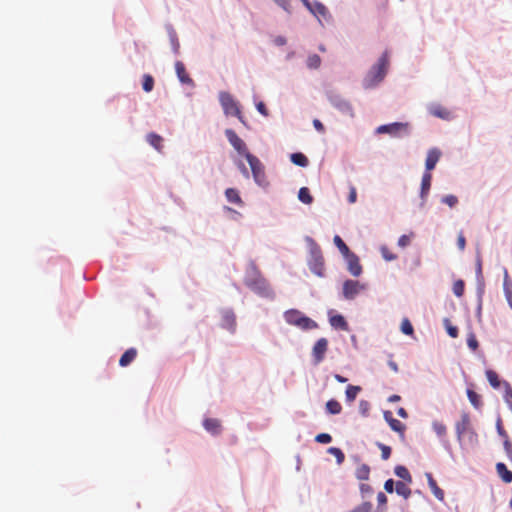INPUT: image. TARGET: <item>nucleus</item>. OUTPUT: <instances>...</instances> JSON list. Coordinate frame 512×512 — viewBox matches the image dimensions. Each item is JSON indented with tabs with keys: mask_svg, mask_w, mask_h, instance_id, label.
Masks as SVG:
<instances>
[{
	"mask_svg": "<svg viewBox=\"0 0 512 512\" xmlns=\"http://www.w3.org/2000/svg\"><path fill=\"white\" fill-rule=\"evenodd\" d=\"M244 283L252 291L263 297L273 296L272 289L253 261H250L246 267Z\"/></svg>",
	"mask_w": 512,
	"mask_h": 512,
	"instance_id": "nucleus-1",
	"label": "nucleus"
},
{
	"mask_svg": "<svg viewBox=\"0 0 512 512\" xmlns=\"http://www.w3.org/2000/svg\"><path fill=\"white\" fill-rule=\"evenodd\" d=\"M388 67L389 56L388 53L385 52L381 55L377 63L371 68V70L367 74V77L365 79V86L372 87L381 82L386 76Z\"/></svg>",
	"mask_w": 512,
	"mask_h": 512,
	"instance_id": "nucleus-2",
	"label": "nucleus"
},
{
	"mask_svg": "<svg viewBox=\"0 0 512 512\" xmlns=\"http://www.w3.org/2000/svg\"><path fill=\"white\" fill-rule=\"evenodd\" d=\"M246 160L250 165L255 182L261 187H267L269 181L267 180L265 168L261 161L251 153H246Z\"/></svg>",
	"mask_w": 512,
	"mask_h": 512,
	"instance_id": "nucleus-3",
	"label": "nucleus"
},
{
	"mask_svg": "<svg viewBox=\"0 0 512 512\" xmlns=\"http://www.w3.org/2000/svg\"><path fill=\"white\" fill-rule=\"evenodd\" d=\"M285 320L291 325H295L303 330L317 328V324L312 319L302 315L297 310H289L284 314Z\"/></svg>",
	"mask_w": 512,
	"mask_h": 512,
	"instance_id": "nucleus-4",
	"label": "nucleus"
},
{
	"mask_svg": "<svg viewBox=\"0 0 512 512\" xmlns=\"http://www.w3.org/2000/svg\"><path fill=\"white\" fill-rule=\"evenodd\" d=\"M378 134H389L392 137H402L410 132V125L407 122H394L381 125L376 129Z\"/></svg>",
	"mask_w": 512,
	"mask_h": 512,
	"instance_id": "nucleus-5",
	"label": "nucleus"
},
{
	"mask_svg": "<svg viewBox=\"0 0 512 512\" xmlns=\"http://www.w3.org/2000/svg\"><path fill=\"white\" fill-rule=\"evenodd\" d=\"M219 99L224 110V113L226 115L236 116L242 123H245L238 103L233 99V97L229 93H220Z\"/></svg>",
	"mask_w": 512,
	"mask_h": 512,
	"instance_id": "nucleus-6",
	"label": "nucleus"
},
{
	"mask_svg": "<svg viewBox=\"0 0 512 512\" xmlns=\"http://www.w3.org/2000/svg\"><path fill=\"white\" fill-rule=\"evenodd\" d=\"M225 135L229 141V143L234 147V149L241 155L246 158L247 151L246 144L244 141L235 133V131L231 129H227L225 131Z\"/></svg>",
	"mask_w": 512,
	"mask_h": 512,
	"instance_id": "nucleus-7",
	"label": "nucleus"
},
{
	"mask_svg": "<svg viewBox=\"0 0 512 512\" xmlns=\"http://www.w3.org/2000/svg\"><path fill=\"white\" fill-rule=\"evenodd\" d=\"M328 341L325 338H320L313 347V357L315 363H320L324 359V355L327 351Z\"/></svg>",
	"mask_w": 512,
	"mask_h": 512,
	"instance_id": "nucleus-8",
	"label": "nucleus"
},
{
	"mask_svg": "<svg viewBox=\"0 0 512 512\" xmlns=\"http://www.w3.org/2000/svg\"><path fill=\"white\" fill-rule=\"evenodd\" d=\"M303 4L307 7V9L315 15L317 18L320 17L326 18L328 11L327 8L320 2L311 3L308 0H302Z\"/></svg>",
	"mask_w": 512,
	"mask_h": 512,
	"instance_id": "nucleus-9",
	"label": "nucleus"
},
{
	"mask_svg": "<svg viewBox=\"0 0 512 512\" xmlns=\"http://www.w3.org/2000/svg\"><path fill=\"white\" fill-rule=\"evenodd\" d=\"M441 157V151L438 148H432L428 151L426 161H425V168L426 171L430 172L435 168L437 162L439 161Z\"/></svg>",
	"mask_w": 512,
	"mask_h": 512,
	"instance_id": "nucleus-10",
	"label": "nucleus"
},
{
	"mask_svg": "<svg viewBox=\"0 0 512 512\" xmlns=\"http://www.w3.org/2000/svg\"><path fill=\"white\" fill-rule=\"evenodd\" d=\"M175 71L181 83L194 86L193 79L188 75L185 65L181 61L175 63Z\"/></svg>",
	"mask_w": 512,
	"mask_h": 512,
	"instance_id": "nucleus-11",
	"label": "nucleus"
},
{
	"mask_svg": "<svg viewBox=\"0 0 512 512\" xmlns=\"http://www.w3.org/2000/svg\"><path fill=\"white\" fill-rule=\"evenodd\" d=\"M329 316V322L333 328L346 331L349 329L348 323L342 315L332 314V311H330Z\"/></svg>",
	"mask_w": 512,
	"mask_h": 512,
	"instance_id": "nucleus-12",
	"label": "nucleus"
},
{
	"mask_svg": "<svg viewBox=\"0 0 512 512\" xmlns=\"http://www.w3.org/2000/svg\"><path fill=\"white\" fill-rule=\"evenodd\" d=\"M469 425H470V419H469V416L467 414H463L461 416V420L458 421L455 425V430H456V435H457V439L459 441H461L462 439V436L464 435V433L468 430L469 428Z\"/></svg>",
	"mask_w": 512,
	"mask_h": 512,
	"instance_id": "nucleus-13",
	"label": "nucleus"
},
{
	"mask_svg": "<svg viewBox=\"0 0 512 512\" xmlns=\"http://www.w3.org/2000/svg\"><path fill=\"white\" fill-rule=\"evenodd\" d=\"M204 428L213 435H218L221 432V423L218 419L207 418L203 422Z\"/></svg>",
	"mask_w": 512,
	"mask_h": 512,
	"instance_id": "nucleus-14",
	"label": "nucleus"
},
{
	"mask_svg": "<svg viewBox=\"0 0 512 512\" xmlns=\"http://www.w3.org/2000/svg\"><path fill=\"white\" fill-rule=\"evenodd\" d=\"M426 477H427V482H428L429 488L431 489L434 496L438 500L443 501L444 500V492L441 488H439V486L437 485V482L433 478L432 474L427 473Z\"/></svg>",
	"mask_w": 512,
	"mask_h": 512,
	"instance_id": "nucleus-15",
	"label": "nucleus"
},
{
	"mask_svg": "<svg viewBox=\"0 0 512 512\" xmlns=\"http://www.w3.org/2000/svg\"><path fill=\"white\" fill-rule=\"evenodd\" d=\"M496 471L498 476L502 479L505 483H511L512 482V472L507 468V466L500 462L496 464Z\"/></svg>",
	"mask_w": 512,
	"mask_h": 512,
	"instance_id": "nucleus-16",
	"label": "nucleus"
},
{
	"mask_svg": "<svg viewBox=\"0 0 512 512\" xmlns=\"http://www.w3.org/2000/svg\"><path fill=\"white\" fill-rule=\"evenodd\" d=\"M225 196H226L227 201L230 203H234L240 207H242L244 205V202H243L242 198L240 197L238 190H236L234 188L226 189Z\"/></svg>",
	"mask_w": 512,
	"mask_h": 512,
	"instance_id": "nucleus-17",
	"label": "nucleus"
},
{
	"mask_svg": "<svg viewBox=\"0 0 512 512\" xmlns=\"http://www.w3.org/2000/svg\"><path fill=\"white\" fill-rule=\"evenodd\" d=\"M137 356V350L135 348H129L120 357L119 365L122 367L128 366Z\"/></svg>",
	"mask_w": 512,
	"mask_h": 512,
	"instance_id": "nucleus-18",
	"label": "nucleus"
},
{
	"mask_svg": "<svg viewBox=\"0 0 512 512\" xmlns=\"http://www.w3.org/2000/svg\"><path fill=\"white\" fill-rule=\"evenodd\" d=\"M147 139V142L153 146L157 151L161 152L162 149H163V138L154 133V132H151L147 135L146 137Z\"/></svg>",
	"mask_w": 512,
	"mask_h": 512,
	"instance_id": "nucleus-19",
	"label": "nucleus"
},
{
	"mask_svg": "<svg viewBox=\"0 0 512 512\" xmlns=\"http://www.w3.org/2000/svg\"><path fill=\"white\" fill-rule=\"evenodd\" d=\"M310 269L318 276H323L324 263L322 256H315L313 262H310Z\"/></svg>",
	"mask_w": 512,
	"mask_h": 512,
	"instance_id": "nucleus-20",
	"label": "nucleus"
},
{
	"mask_svg": "<svg viewBox=\"0 0 512 512\" xmlns=\"http://www.w3.org/2000/svg\"><path fill=\"white\" fill-rule=\"evenodd\" d=\"M432 175L425 171L421 181V198H425L431 187Z\"/></svg>",
	"mask_w": 512,
	"mask_h": 512,
	"instance_id": "nucleus-21",
	"label": "nucleus"
},
{
	"mask_svg": "<svg viewBox=\"0 0 512 512\" xmlns=\"http://www.w3.org/2000/svg\"><path fill=\"white\" fill-rule=\"evenodd\" d=\"M429 111L433 116L441 119H448L450 117V112L441 105H432Z\"/></svg>",
	"mask_w": 512,
	"mask_h": 512,
	"instance_id": "nucleus-22",
	"label": "nucleus"
},
{
	"mask_svg": "<svg viewBox=\"0 0 512 512\" xmlns=\"http://www.w3.org/2000/svg\"><path fill=\"white\" fill-rule=\"evenodd\" d=\"M291 162L300 167H306L309 163L308 158L302 153L291 154Z\"/></svg>",
	"mask_w": 512,
	"mask_h": 512,
	"instance_id": "nucleus-23",
	"label": "nucleus"
},
{
	"mask_svg": "<svg viewBox=\"0 0 512 512\" xmlns=\"http://www.w3.org/2000/svg\"><path fill=\"white\" fill-rule=\"evenodd\" d=\"M298 199L304 204H311L313 197L307 187H301L298 192Z\"/></svg>",
	"mask_w": 512,
	"mask_h": 512,
	"instance_id": "nucleus-24",
	"label": "nucleus"
},
{
	"mask_svg": "<svg viewBox=\"0 0 512 512\" xmlns=\"http://www.w3.org/2000/svg\"><path fill=\"white\" fill-rule=\"evenodd\" d=\"M395 491L398 495H401L406 499L411 495V489L402 481L396 482Z\"/></svg>",
	"mask_w": 512,
	"mask_h": 512,
	"instance_id": "nucleus-25",
	"label": "nucleus"
},
{
	"mask_svg": "<svg viewBox=\"0 0 512 512\" xmlns=\"http://www.w3.org/2000/svg\"><path fill=\"white\" fill-rule=\"evenodd\" d=\"M341 410V404L337 400L331 399L326 403V411L329 414L336 415L339 414Z\"/></svg>",
	"mask_w": 512,
	"mask_h": 512,
	"instance_id": "nucleus-26",
	"label": "nucleus"
},
{
	"mask_svg": "<svg viewBox=\"0 0 512 512\" xmlns=\"http://www.w3.org/2000/svg\"><path fill=\"white\" fill-rule=\"evenodd\" d=\"M223 321H224L225 326L230 331L235 330L236 321H235V315L233 312H230V311L225 312L223 314Z\"/></svg>",
	"mask_w": 512,
	"mask_h": 512,
	"instance_id": "nucleus-27",
	"label": "nucleus"
},
{
	"mask_svg": "<svg viewBox=\"0 0 512 512\" xmlns=\"http://www.w3.org/2000/svg\"><path fill=\"white\" fill-rule=\"evenodd\" d=\"M467 396L470 401V403L476 408L479 409L482 406L481 397L479 394H477L474 390L468 389L467 390Z\"/></svg>",
	"mask_w": 512,
	"mask_h": 512,
	"instance_id": "nucleus-28",
	"label": "nucleus"
},
{
	"mask_svg": "<svg viewBox=\"0 0 512 512\" xmlns=\"http://www.w3.org/2000/svg\"><path fill=\"white\" fill-rule=\"evenodd\" d=\"M394 472H395L396 476H398L399 478H401L409 483L412 482V477L406 467L401 466V465L396 466Z\"/></svg>",
	"mask_w": 512,
	"mask_h": 512,
	"instance_id": "nucleus-29",
	"label": "nucleus"
},
{
	"mask_svg": "<svg viewBox=\"0 0 512 512\" xmlns=\"http://www.w3.org/2000/svg\"><path fill=\"white\" fill-rule=\"evenodd\" d=\"M486 378L493 388L497 389L500 387V380H499L498 374L495 371L487 370Z\"/></svg>",
	"mask_w": 512,
	"mask_h": 512,
	"instance_id": "nucleus-30",
	"label": "nucleus"
},
{
	"mask_svg": "<svg viewBox=\"0 0 512 512\" xmlns=\"http://www.w3.org/2000/svg\"><path fill=\"white\" fill-rule=\"evenodd\" d=\"M306 64L309 69H317L321 65V58L317 54H311L308 56Z\"/></svg>",
	"mask_w": 512,
	"mask_h": 512,
	"instance_id": "nucleus-31",
	"label": "nucleus"
},
{
	"mask_svg": "<svg viewBox=\"0 0 512 512\" xmlns=\"http://www.w3.org/2000/svg\"><path fill=\"white\" fill-rule=\"evenodd\" d=\"M389 426L393 431L399 433L401 437H404L406 426L401 421L394 419Z\"/></svg>",
	"mask_w": 512,
	"mask_h": 512,
	"instance_id": "nucleus-32",
	"label": "nucleus"
},
{
	"mask_svg": "<svg viewBox=\"0 0 512 512\" xmlns=\"http://www.w3.org/2000/svg\"><path fill=\"white\" fill-rule=\"evenodd\" d=\"M334 244L339 248V250L341 251V253L344 255V256H348L349 255V248L348 246L344 243V241L342 240V238L339 236V235H335L334 236Z\"/></svg>",
	"mask_w": 512,
	"mask_h": 512,
	"instance_id": "nucleus-33",
	"label": "nucleus"
},
{
	"mask_svg": "<svg viewBox=\"0 0 512 512\" xmlns=\"http://www.w3.org/2000/svg\"><path fill=\"white\" fill-rule=\"evenodd\" d=\"M370 468L368 465H361L356 471V477L360 480H367L369 478Z\"/></svg>",
	"mask_w": 512,
	"mask_h": 512,
	"instance_id": "nucleus-34",
	"label": "nucleus"
},
{
	"mask_svg": "<svg viewBox=\"0 0 512 512\" xmlns=\"http://www.w3.org/2000/svg\"><path fill=\"white\" fill-rule=\"evenodd\" d=\"M143 90L145 92H151L154 88V79L151 75L145 74L143 76V83H142Z\"/></svg>",
	"mask_w": 512,
	"mask_h": 512,
	"instance_id": "nucleus-35",
	"label": "nucleus"
},
{
	"mask_svg": "<svg viewBox=\"0 0 512 512\" xmlns=\"http://www.w3.org/2000/svg\"><path fill=\"white\" fill-rule=\"evenodd\" d=\"M433 430L439 437H444L447 433L446 425L439 421H434L432 424Z\"/></svg>",
	"mask_w": 512,
	"mask_h": 512,
	"instance_id": "nucleus-36",
	"label": "nucleus"
},
{
	"mask_svg": "<svg viewBox=\"0 0 512 512\" xmlns=\"http://www.w3.org/2000/svg\"><path fill=\"white\" fill-rule=\"evenodd\" d=\"M464 289H465V284H464L463 280L459 279V280L454 282V284H453V293L457 297H462L463 296Z\"/></svg>",
	"mask_w": 512,
	"mask_h": 512,
	"instance_id": "nucleus-37",
	"label": "nucleus"
},
{
	"mask_svg": "<svg viewBox=\"0 0 512 512\" xmlns=\"http://www.w3.org/2000/svg\"><path fill=\"white\" fill-rule=\"evenodd\" d=\"M401 331L406 335H413L414 329L409 319L404 318L401 322Z\"/></svg>",
	"mask_w": 512,
	"mask_h": 512,
	"instance_id": "nucleus-38",
	"label": "nucleus"
},
{
	"mask_svg": "<svg viewBox=\"0 0 512 512\" xmlns=\"http://www.w3.org/2000/svg\"><path fill=\"white\" fill-rule=\"evenodd\" d=\"M328 453H330L331 455H333L336 458L338 464H341L344 461L345 457H344V454L341 451V449L336 448V447H330L328 449Z\"/></svg>",
	"mask_w": 512,
	"mask_h": 512,
	"instance_id": "nucleus-39",
	"label": "nucleus"
},
{
	"mask_svg": "<svg viewBox=\"0 0 512 512\" xmlns=\"http://www.w3.org/2000/svg\"><path fill=\"white\" fill-rule=\"evenodd\" d=\"M381 255L386 261H392L397 258V256L390 251V249L386 246H382L381 249Z\"/></svg>",
	"mask_w": 512,
	"mask_h": 512,
	"instance_id": "nucleus-40",
	"label": "nucleus"
},
{
	"mask_svg": "<svg viewBox=\"0 0 512 512\" xmlns=\"http://www.w3.org/2000/svg\"><path fill=\"white\" fill-rule=\"evenodd\" d=\"M442 202L453 208L458 203V198L455 195H446L442 198Z\"/></svg>",
	"mask_w": 512,
	"mask_h": 512,
	"instance_id": "nucleus-41",
	"label": "nucleus"
},
{
	"mask_svg": "<svg viewBox=\"0 0 512 512\" xmlns=\"http://www.w3.org/2000/svg\"><path fill=\"white\" fill-rule=\"evenodd\" d=\"M315 441L322 444H328L332 441V437L327 433H320L315 437Z\"/></svg>",
	"mask_w": 512,
	"mask_h": 512,
	"instance_id": "nucleus-42",
	"label": "nucleus"
},
{
	"mask_svg": "<svg viewBox=\"0 0 512 512\" xmlns=\"http://www.w3.org/2000/svg\"><path fill=\"white\" fill-rule=\"evenodd\" d=\"M343 294L346 298H350L352 296V281L346 280L343 285Z\"/></svg>",
	"mask_w": 512,
	"mask_h": 512,
	"instance_id": "nucleus-43",
	"label": "nucleus"
},
{
	"mask_svg": "<svg viewBox=\"0 0 512 512\" xmlns=\"http://www.w3.org/2000/svg\"><path fill=\"white\" fill-rule=\"evenodd\" d=\"M360 491L363 497L370 496L373 493L372 487L366 483L360 485Z\"/></svg>",
	"mask_w": 512,
	"mask_h": 512,
	"instance_id": "nucleus-44",
	"label": "nucleus"
},
{
	"mask_svg": "<svg viewBox=\"0 0 512 512\" xmlns=\"http://www.w3.org/2000/svg\"><path fill=\"white\" fill-rule=\"evenodd\" d=\"M379 447L381 449V457H382V459L383 460L389 459V457L391 455V448L389 446L384 445V444H380Z\"/></svg>",
	"mask_w": 512,
	"mask_h": 512,
	"instance_id": "nucleus-45",
	"label": "nucleus"
},
{
	"mask_svg": "<svg viewBox=\"0 0 512 512\" xmlns=\"http://www.w3.org/2000/svg\"><path fill=\"white\" fill-rule=\"evenodd\" d=\"M370 410V404L367 401H361L359 403V411L363 416H367Z\"/></svg>",
	"mask_w": 512,
	"mask_h": 512,
	"instance_id": "nucleus-46",
	"label": "nucleus"
},
{
	"mask_svg": "<svg viewBox=\"0 0 512 512\" xmlns=\"http://www.w3.org/2000/svg\"><path fill=\"white\" fill-rule=\"evenodd\" d=\"M503 288H504V293H506V291H512V283L510 282L507 270H505V273H504Z\"/></svg>",
	"mask_w": 512,
	"mask_h": 512,
	"instance_id": "nucleus-47",
	"label": "nucleus"
},
{
	"mask_svg": "<svg viewBox=\"0 0 512 512\" xmlns=\"http://www.w3.org/2000/svg\"><path fill=\"white\" fill-rule=\"evenodd\" d=\"M467 344L469 348H471L473 351H475L478 348V341L473 334L470 335L469 338L467 339Z\"/></svg>",
	"mask_w": 512,
	"mask_h": 512,
	"instance_id": "nucleus-48",
	"label": "nucleus"
},
{
	"mask_svg": "<svg viewBox=\"0 0 512 512\" xmlns=\"http://www.w3.org/2000/svg\"><path fill=\"white\" fill-rule=\"evenodd\" d=\"M411 242V239H410V236L408 235H402L399 239H398V245L402 248H405L406 246H408Z\"/></svg>",
	"mask_w": 512,
	"mask_h": 512,
	"instance_id": "nucleus-49",
	"label": "nucleus"
},
{
	"mask_svg": "<svg viewBox=\"0 0 512 512\" xmlns=\"http://www.w3.org/2000/svg\"><path fill=\"white\" fill-rule=\"evenodd\" d=\"M372 504L370 502H365L361 506H359L354 512H371Z\"/></svg>",
	"mask_w": 512,
	"mask_h": 512,
	"instance_id": "nucleus-50",
	"label": "nucleus"
},
{
	"mask_svg": "<svg viewBox=\"0 0 512 512\" xmlns=\"http://www.w3.org/2000/svg\"><path fill=\"white\" fill-rule=\"evenodd\" d=\"M457 246L461 251L465 249L466 239L462 233H460L457 237Z\"/></svg>",
	"mask_w": 512,
	"mask_h": 512,
	"instance_id": "nucleus-51",
	"label": "nucleus"
},
{
	"mask_svg": "<svg viewBox=\"0 0 512 512\" xmlns=\"http://www.w3.org/2000/svg\"><path fill=\"white\" fill-rule=\"evenodd\" d=\"M256 108L260 114L267 117L269 115V112L263 102H259L256 104Z\"/></svg>",
	"mask_w": 512,
	"mask_h": 512,
	"instance_id": "nucleus-52",
	"label": "nucleus"
},
{
	"mask_svg": "<svg viewBox=\"0 0 512 512\" xmlns=\"http://www.w3.org/2000/svg\"><path fill=\"white\" fill-rule=\"evenodd\" d=\"M280 7L290 13V1L289 0H274Z\"/></svg>",
	"mask_w": 512,
	"mask_h": 512,
	"instance_id": "nucleus-53",
	"label": "nucleus"
},
{
	"mask_svg": "<svg viewBox=\"0 0 512 512\" xmlns=\"http://www.w3.org/2000/svg\"><path fill=\"white\" fill-rule=\"evenodd\" d=\"M396 483H394V481L392 479H388L385 484H384V489L388 492V493H392L394 491V485Z\"/></svg>",
	"mask_w": 512,
	"mask_h": 512,
	"instance_id": "nucleus-54",
	"label": "nucleus"
},
{
	"mask_svg": "<svg viewBox=\"0 0 512 512\" xmlns=\"http://www.w3.org/2000/svg\"><path fill=\"white\" fill-rule=\"evenodd\" d=\"M362 271V267L359 264V260L354 256V276H358Z\"/></svg>",
	"mask_w": 512,
	"mask_h": 512,
	"instance_id": "nucleus-55",
	"label": "nucleus"
},
{
	"mask_svg": "<svg viewBox=\"0 0 512 512\" xmlns=\"http://www.w3.org/2000/svg\"><path fill=\"white\" fill-rule=\"evenodd\" d=\"M313 126L315 127V129L320 132V133H323L325 131V128H324V125L321 123L320 120L318 119H314L313 120Z\"/></svg>",
	"mask_w": 512,
	"mask_h": 512,
	"instance_id": "nucleus-56",
	"label": "nucleus"
},
{
	"mask_svg": "<svg viewBox=\"0 0 512 512\" xmlns=\"http://www.w3.org/2000/svg\"><path fill=\"white\" fill-rule=\"evenodd\" d=\"M366 284H360L358 281H354V294L366 289Z\"/></svg>",
	"mask_w": 512,
	"mask_h": 512,
	"instance_id": "nucleus-57",
	"label": "nucleus"
},
{
	"mask_svg": "<svg viewBox=\"0 0 512 512\" xmlns=\"http://www.w3.org/2000/svg\"><path fill=\"white\" fill-rule=\"evenodd\" d=\"M505 400H506L507 404L509 405L510 409L512 410V389L511 388H509L506 391Z\"/></svg>",
	"mask_w": 512,
	"mask_h": 512,
	"instance_id": "nucleus-58",
	"label": "nucleus"
},
{
	"mask_svg": "<svg viewBox=\"0 0 512 512\" xmlns=\"http://www.w3.org/2000/svg\"><path fill=\"white\" fill-rule=\"evenodd\" d=\"M377 501L379 505H385L387 503V497L383 492H379L377 495Z\"/></svg>",
	"mask_w": 512,
	"mask_h": 512,
	"instance_id": "nucleus-59",
	"label": "nucleus"
},
{
	"mask_svg": "<svg viewBox=\"0 0 512 512\" xmlns=\"http://www.w3.org/2000/svg\"><path fill=\"white\" fill-rule=\"evenodd\" d=\"M447 332L452 338H456L458 336V329L454 326H448Z\"/></svg>",
	"mask_w": 512,
	"mask_h": 512,
	"instance_id": "nucleus-60",
	"label": "nucleus"
},
{
	"mask_svg": "<svg viewBox=\"0 0 512 512\" xmlns=\"http://www.w3.org/2000/svg\"><path fill=\"white\" fill-rule=\"evenodd\" d=\"M497 431L500 436H502L504 438H508L506 431L502 427L501 420H498V422H497Z\"/></svg>",
	"mask_w": 512,
	"mask_h": 512,
	"instance_id": "nucleus-61",
	"label": "nucleus"
},
{
	"mask_svg": "<svg viewBox=\"0 0 512 512\" xmlns=\"http://www.w3.org/2000/svg\"><path fill=\"white\" fill-rule=\"evenodd\" d=\"M274 43L277 45V46H284L287 41H286V38L283 37V36H277L275 39H274Z\"/></svg>",
	"mask_w": 512,
	"mask_h": 512,
	"instance_id": "nucleus-62",
	"label": "nucleus"
},
{
	"mask_svg": "<svg viewBox=\"0 0 512 512\" xmlns=\"http://www.w3.org/2000/svg\"><path fill=\"white\" fill-rule=\"evenodd\" d=\"M384 419L388 422V424H390L391 421H393L395 418H393L392 412L385 411L384 412Z\"/></svg>",
	"mask_w": 512,
	"mask_h": 512,
	"instance_id": "nucleus-63",
	"label": "nucleus"
},
{
	"mask_svg": "<svg viewBox=\"0 0 512 512\" xmlns=\"http://www.w3.org/2000/svg\"><path fill=\"white\" fill-rule=\"evenodd\" d=\"M505 296L509 306L512 308V291H506Z\"/></svg>",
	"mask_w": 512,
	"mask_h": 512,
	"instance_id": "nucleus-64",
	"label": "nucleus"
}]
</instances>
